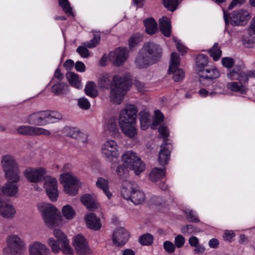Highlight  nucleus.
Returning <instances> with one entry per match:
<instances>
[{
  "label": "nucleus",
  "instance_id": "f257e3e1",
  "mask_svg": "<svg viewBox=\"0 0 255 255\" xmlns=\"http://www.w3.org/2000/svg\"><path fill=\"white\" fill-rule=\"evenodd\" d=\"M132 83L131 76L127 72L122 75H114L112 81L110 75L105 73L100 76L98 80V85L101 88L108 89L110 87V100L117 105L120 104L123 101Z\"/></svg>",
  "mask_w": 255,
  "mask_h": 255
},
{
  "label": "nucleus",
  "instance_id": "f03ea898",
  "mask_svg": "<svg viewBox=\"0 0 255 255\" xmlns=\"http://www.w3.org/2000/svg\"><path fill=\"white\" fill-rule=\"evenodd\" d=\"M162 54V50L159 45L153 42H146L138 51L134 64L139 69L146 68L158 62Z\"/></svg>",
  "mask_w": 255,
  "mask_h": 255
},
{
  "label": "nucleus",
  "instance_id": "7ed1b4c3",
  "mask_svg": "<svg viewBox=\"0 0 255 255\" xmlns=\"http://www.w3.org/2000/svg\"><path fill=\"white\" fill-rule=\"evenodd\" d=\"M137 107L133 104L126 105L119 114V124L121 130L128 137H134L137 134L135 126Z\"/></svg>",
  "mask_w": 255,
  "mask_h": 255
},
{
  "label": "nucleus",
  "instance_id": "20e7f679",
  "mask_svg": "<svg viewBox=\"0 0 255 255\" xmlns=\"http://www.w3.org/2000/svg\"><path fill=\"white\" fill-rule=\"evenodd\" d=\"M62 116L56 111H42L34 112L27 118V122L32 125L43 126L48 124L56 123L61 119Z\"/></svg>",
  "mask_w": 255,
  "mask_h": 255
},
{
  "label": "nucleus",
  "instance_id": "39448f33",
  "mask_svg": "<svg viewBox=\"0 0 255 255\" xmlns=\"http://www.w3.org/2000/svg\"><path fill=\"white\" fill-rule=\"evenodd\" d=\"M121 193L124 198L130 200L135 205L141 204L145 199L144 193L137 189L135 184L129 181L124 182Z\"/></svg>",
  "mask_w": 255,
  "mask_h": 255
},
{
  "label": "nucleus",
  "instance_id": "423d86ee",
  "mask_svg": "<svg viewBox=\"0 0 255 255\" xmlns=\"http://www.w3.org/2000/svg\"><path fill=\"white\" fill-rule=\"evenodd\" d=\"M37 208L48 227L52 228L57 225L59 213L55 207L50 203H39Z\"/></svg>",
  "mask_w": 255,
  "mask_h": 255
},
{
  "label": "nucleus",
  "instance_id": "0eeeda50",
  "mask_svg": "<svg viewBox=\"0 0 255 255\" xmlns=\"http://www.w3.org/2000/svg\"><path fill=\"white\" fill-rule=\"evenodd\" d=\"M7 246L3 249L5 255H23L26 251L24 242L17 235H10L6 238Z\"/></svg>",
  "mask_w": 255,
  "mask_h": 255
},
{
  "label": "nucleus",
  "instance_id": "6e6552de",
  "mask_svg": "<svg viewBox=\"0 0 255 255\" xmlns=\"http://www.w3.org/2000/svg\"><path fill=\"white\" fill-rule=\"evenodd\" d=\"M1 165L7 179L19 181V170L14 158L10 155L2 156Z\"/></svg>",
  "mask_w": 255,
  "mask_h": 255
},
{
  "label": "nucleus",
  "instance_id": "1a4fd4ad",
  "mask_svg": "<svg viewBox=\"0 0 255 255\" xmlns=\"http://www.w3.org/2000/svg\"><path fill=\"white\" fill-rule=\"evenodd\" d=\"M122 160L127 168L134 171L136 175H139L145 169V165L136 153L131 150L125 152L122 156Z\"/></svg>",
  "mask_w": 255,
  "mask_h": 255
},
{
  "label": "nucleus",
  "instance_id": "9d476101",
  "mask_svg": "<svg viewBox=\"0 0 255 255\" xmlns=\"http://www.w3.org/2000/svg\"><path fill=\"white\" fill-rule=\"evenodd\" d=\"M60 181L63 184L64 191L69 195L74 196L78 193L80 180L71 172L60 175Z\"/></svg>",
  "mask_w": 255,
  "mask_h": 255
},
{
  "label": "nucleus",
  "instance_id": "9b49d317",
  "mask_svg": "<svg viewBox=\"0 0 255 255\" xmlns=\"http://www.w3.org/2000/svg\"><path fill=\"white\" fill-rule=\"evenodd\" d=\"M180 65V57L176 52H173L171 54L170 64L168 70V74H173V78L174 81L178 82L183 80L185 77L183 71L179 68Z\"/></svg>",
  "mask_w": 255,
  "mask_h": 255
},
{
  "label": "nucleus",
  "instance_id": "f8f14e48",
  "mask_svg": "<svg viewBox=\"0 0 255 255\" xmlns=\"http://www.w3.org/2000/svg\"><path fill=\"white\" fill-rule=\"evenodd\" d=\"M128 55L126 47H118L109 53V59L115 66H120L127 60Z\"/></svg>",
  "mask_w": 255,
  "mask_h": 255
},
{
  "label": "nucleus",
  "instance_id": "ddd939ff",
  "mask_svg": "<svg viewBox=\"0 0 255 255\" xmlns=\"http://www.w3.org/2000/svg\"><path fill=\"white\" fill-rule=\"evenodd\" d=\"M220 72L214 66L208 67L199 73L200 83L205 86L213 83V80L220 76Z\"/></svg>",
  "mask_w": 255,
  "mask_h": 255
},
{
  "label": "nucleus",
  "instance_id": "4468645a",
  "mask_svg": "<svg viewBox=\"0 0 255 255\" xmlns=\"http://www.w3.org/2000/svg\"><path fill=\"white\" fill-rule=\"evenodd\" d=\"M18 133L29 136H49L50 135V131L42 128L33 127L31 126H21L16 128Z\"/></svg>",
  "mask_w": 255,
  "mask_h": 255
},
{
  "label": "nucleus",
  "instance_id": "2eb2a0df",
  "mask_svg": "<svg viewBox=\"0 0 255 255\" xmlns=\"http://www.w3.org/2000/svg\"><path fill=\"white\" fill-rule=\"evenodd\" d=\"M250 13L247 10L241 9L239 10L234 11L230 14V22L232 25H244L251 18Z\"/></svg>",
  "mask_w": 255,
  "mask_h": 255
},
{
  "label": "nucleus",
  "instance_id": "dca6fc26",
  "mask_svg": "<svg viewBox=\"0 0 255 255\" xmlns=\"http://www.w3.org/2000/svg\"><path fill=\"white\" fill-rule=\"evenodd\" d=\"M73 245L79 255L90 254L91 251L88 242L82 235L78 234L73 238Z\"/></svg>",
  "mask_w": 255,
  "mask_h": 255
},
{
  "label": "nucleus",
  "instance_id": "f3484780",
  "mask_svg": "<svg viewBox=\"0 0 255 255\" xmlns=\"http://www.w3.org/2000/svg\"><path fill=\"white\" fill-rule=\"evenodd\" d=\"M44 187L50 199L53 202L56 201L58 196L56 179L51 177H47L44 184Z\"/></svg>",
  "mask_w": 255,
  "mask_h": 255
},
{
  "label": "nucleus",
  "instance_id": "a211bd4d",
  "mask_svg": "<svg viewBox=\"0 0 255 255\" xmlns=\"http://www.w3.org/2000/svg\"><path fill=\"white\" fill-rule=\"evenodd\" d=\"M46 170L42 167L36 168H29L24 171L26 178L31 182H39L46 174Z\"/></svg>",
  "mask_w": 255,
  "mask_h": 255
},
{
  "label": "nucleus",
  "instance_id": "6ab92c4d",
  "mask_svg": "<svg viewBox=\"0 0 255 255\" xmlns=\"http://www.w3.org/2000/svg\"><path fill=\"white\" fill-rule=\"evenodd\" d=\"M118 147V145L115 140H108L102 145V153L108 159L111 157H117L119 155Z\"/></svg>",
  "mask_w": 255,
  "mask_h": 255
},
{
  "label": "nucleus",
  "instance_id": "aec40b11",
  "mask_svg": "<svg viewBox=\"0 0 255 255\" xmlns=\"http://www.w3.org/2000/svg\"><path fill=\"white\" fill-rule=\"evenodd\" d=\"M15 214L16 210L12 204L0 198V215L4 218L10 219L13 218Z\"/></svg>",
  "mask_w": 255,
  "mask_h": 255
},
{
  "label": "nucleus",
  "instance_id": "412c9836",
  "mask_svg": "<svg viewBox=\"0 0 255 255\" xmlns=\"http://www.w3.org/2000/svg\"><path fill=\"white\" fill-rule=\"evenodd\" d=\"M129 238L128 232L123 228L116 229L113 234V241L117 246H124Z\"/></svg>",
  "mask_w": 255,
  "mask_h": 255
},
{
  "label": "nucleus",
  "instance_id": "4be33fe9",
  "mask_svg": "<svg viewBox=\"0 0 255 255\" xmlns=\"http://www.w3.org/2000/svg\"><path fill=\"white\" fill-rule=\"evenodd\" d=\"M85 220L87 227L92 230L98 231L102 227L100 219L94 213L87 214L85 217Z\"/></svg>",
  "mask_w": 255,
  "mask_h": 255
},
{
  "label": "nucleus",
  "instance_id": "5701e85b",
  "mask_svg": "<svg viewBox=\"0 0 255 255\" xmlns=\"http://www.w3.org/2000/svg\"><path fill=\"white\" fill-rule=\"evenodd\" d=\"M29 255H49L50 251L47 247L38 242H35L29 246Z\"/></svg>",
  "mask_w": 255,
  "mask_h": 255
},
{
  "label": "nucleus",
  "instance_id": "b1692460",
  "mask_svg": "<svg viewBox=\"0 0 255 255\" xmlns=\"http://www.w3.org/2000/svg\"><path fill=\"white\" fill-rule=\"evenodd\" d=\"M8 181L2 187L1 191L3 194L9 196L14 197L18 192V186L17 183L19 181H15L12 179H7Z\"/></svg>",
  "mask_w": 255,
  "mask_h": 255
},
{
  "label": "nucleus",
  "instance_id": "393cba45",
  "mask_svg": "<svg viewBox=\"0 0 255 255\" xmlns=\"http://www.w3.org/2000/svg\"><path fill=\"white\" fill-rule=\"evenodd\" d=\"M64 132L66 136L73 138L77 139L81 142L86 143L87 135L81 132L77 128L72 127H65Z\"/></svg>",
  "mask_w": 255,
  "mask_h": 255
},
{
  "label": "nucleus",
  "instance_id": "a878e982",
  "mask_svg": "<svg viewBox=\"0 0 255 255\" xmlns=\"http://www.w3.org/2000/svg\"><path fill=\"white\" fill-rule=\"evenodd\" d=\"M171 145L167 143L161 146V149L159 153L158 162L160 165L166 164L170 159Z\"/></svg>",
  "mask_w": 255,
  "mask_h": 255
},
{
  "label": "nucleus",
  "instance_id": "bb28decb",
  "mask_svg": "<svg viewBox=\"0 0 255 255\" xmlns=\"http://www.w3.org/2000/svg\"><path fill=\"white\" fill-rule=\"evenodd\" d=\"M82 203L89 210H94L99 207L95 197L90 194H85L80 198Z\"/></svg>",
  "mask_w": 255,
  "mask_h": 255
},
{
  "label": "nucleus",
  "instance_id": "cd10ccee",
  "mask_svg": "<svg viewBox=\"0 0 255 255\" xmlns=\"http://www.w3.org/2000/svg\"><path fill=\"white\" fill-rule=\"evenodd\" d=\"M159 28L161 32L165 36L169 37L171 34V21L166 16H163L159 20Z\"/></svg>",
  "mask_w": 255,
  "mask_h": 255
},
{
  "label": "nucleus",
  "instance_id": "c85d7f7f",
  "mask_svg": "<svg viewBox=\"0 0 255 255\" xmlns=\"http://www.w3.org/2000/svg\"><path fill=\"white\" fill-rule=\"evenodd\" d=\"M53 83L54 84L51 88V91L55 95L60 96L66 93L68 87L66 84L58 81Z\"/></svg>",
  "mask_w": 255,
  "mask_h": 255
},
{
  "label": "nucleus",
  "instance_id": "c756f323",
  "mask_svg": "<svg viewBox=\"0 0 255 255\" xmlns=\"http://www.w3.org/2000/svg\"><path fill=\"white\" fill-rule=\"evenodd\" d=\"M96 186L101 189L103 192L106 195L109 199H110L112 196V194L109 190V181L108 180L99 177L96 181Z\"/></svg>",
  "mask_w": 255,
  "mask_h": 255
},
{
  "label": "nucleus",
  "instance_id": "7c9ffc66",
  "mask_svg": "<svg viewBox=\"0 0 255 255\" xmlns=\"http://www.w3.org/2000/svg\"><path fill=\"white\" fill-rule=\"evenodd\" d=\"M165 175V169L155 167L149 174V178L152 182H156Z\"/></svg>",
  "mask_w": 255,
  "mask_h": 255
},
{
  "label": "nucleus",
  "instance_id": "2f4dec72",
  "mask_svg": "<svg viewBox=\"0 0 255 255\" xmlns=\"http://www.w3.org/2000/svg\"><path fill=\"white\" fill-rule=\"evenodd\" d=\"M144 24L146 32L152 35L157 31V24L153 18H149L144 20Z\"/></svg>",
  "mask_w": 255,
  "mask_h": 255
},
{
  "label": "nucleus",
  "instance_id": "473e14b6",
  "mask_svg": "<svg viewBox=\"0 0 255 255\" xmlns=\"http://www.w3.org/2000/svg\"><path fill=\"white\" fill-rule=\"evenodd\" d=\"M66 77L70 84L77 89L82 88L81 81L78 75L73 72H68L66 74Z\"/></svg>",
  "mask_w": 255,
  "mask_h": 255
},
{
  "label": "nucleus",
  "instance_id": "72a5a7b5",
  "mask_svg": "<svg viewBox=\"0 0 255 255\" xmlns=\"http://www.w3.org/2000/svg\"><path fill=\"white\" fill-rule=\"evenodd\" d=\"M107 128L111 135L114 136L119 135V130L116 118H112L109 120L107 125Z\"/></svg>",
  "mask_w": 255,
  "mask_h": 255
},
{
  "label": "nucleus",
  "instance_id": "f704fd0d",
  "mask_svg": "<svg viewBox=\"0 0 255 255\" xmlns=\"http://www.w3.org/2000/svg\"><path fill=\"white\" fill-rule=\"evenodd\" d=\"M208 63V57L204 54L199 55L196 58V65L199 73L205 69Z\"/></svg>",
  "mask_w": 255,
  "mask_h": 255
},
{
  "label": "nucleus",
  "instance_id": "c9c22d12",
  "mask_svg": "<svg viewBox=\"0 0 255 255\" xmlns=\"http://www.w3.org/2000/svg\"><path fill=\"white\" fill-rule=\"evenodd\" d=\"M227 88L234 92H240L241 93H245L247 88L245 85L240 82H233L227 84Z\"/></svg>",
  "mask_w": 255,
  "mask_h": 255
},
{
  "label": "nucleus",
  "instance_id": "e433bc0d",
  "mask_svg": "<svg viewBox=\"0 0 255 255\" xmlns=\"http://www.w3.org/2000/svg\"><path fill=\"white\" fill-rule=\"evenodd\" d=\"M85 91L88 96L92 98L97 97L98 94L96 84L93 82L87 83L85 88Z\"/></svg>",
  "mask_w": 255,
  "mask_h": 255
},
{
  "label": "nucleus",
  "instance_id": "4c0bfd02",
  "mask_svg": "<svg viewBox=\"0 0 255 255\" xmlns=\"http://www.w3.org/2000/svg\"><path fill=\"white\" fill-rule=\"evenodd\" d=\"M63 217L68 220L73 219L76 216V212L73 208L70 205L64 206L62 210Z\"/></svg>",
  "mask_w": 255,
  "mask_h": 255
},
{
  "label": "nucleus",
  "instance_id": "58836bf2",
  "mask_svg": "<svg viewBox=\"0 0 255 255\" xmlns=\"http://www.w3.org/2000/svg\"><path fill=\"white\" fill-rule=\"evenodd\" d=\"M94 37L90 41L84 43V45L89 48L96 47L100 42L101 36L99 32H95L93 34Z\"/></svg>",
  "mask_w": 255,
  "mask_h": 255
},
{
  "label": "nucleus",
  "instance_id": "ea45409f",
  "mask_svg": "<svg viewBox=\"0 0 255 255\" xmlns=\"http://www.w3.org/2000/svg\"><path fill=\"white\" fill-rule=\"evenodd\" d=\"M128 169L125 164L119 165L116 168V173L119 178H125L128 175Z\"/></svg>",
  "mask_w": 255,
  "mask_h": 255
},
{
  "label": "nucleus",
  "instance_id": "a19ab883",
  "mask_svg": "<svg viewBox=\"0 0 255 255\" xmlns=\"http://www.w3.org/2000/svg\"><path fill=\"white\" fill-rule=\"evenodd\" d=\"M241 67L239 65H236L234 68L227 73V77L231 80L238 79L240 77L241 72Z\"/></svg>",
  "mask_w": 255,
  "mask_h": 255
},
{
  "label": "nucleus",
  "instance_id": "79ce46f5",
  "mask_svg": "<svg viewBox=\"0 0 255 255\" xmlns=\"http://www.w3.org/2000/svg\"><path fill=\"white\" fill-rule=\"evenodd\" d=\"M252 35L249 33L248 35L243 36L242 39V42L246 47L251 48L255 45V38L252 37Z\"/></svg>",
  "mask_w": 255,
  "mask_h": 255
},
{
  "label": "nucleus",
  "instance_id": "37998d69",
  "mask_svg": "<svg viewBox=\"0 0 255 255\" xmlns=\"http://www.w3.org/2000/svg\"><path fill=\"white\" fill-rule=\"evenodd\" d=\"M139 120L141 128L143 130L147 129L149 122L148 113L146 112H141L139 113Z\"/></svg>",
  "mask_w": 255,
  "mask_h": 255
},
{
  "label": "nucleus",
  "instance_id": "c03bdc74",
  "mask_svg": "<svg viewBox=\"0 0 255 255\" xmlns=\"http://www.w3.org/2000/svg\"><path fill=\"white\" fill-rule=\"evenodd\" d=\"M153 237L150 234H145L139 238V242L142 245L148 246L150 245L153 241Z\"/></svg>",
  "mask_w": 255,
  "mask_h": 255
},
{
  "label": "nucleus",
  "instance_id": "a18cd8bd",
  "mask_svg": "<svg viewBox=\"0 0 255 255\" xmlns=\"http://www.w3.org/2000/svg\"><path fill=\"white\" fill-rule=\"evenodd\" d=\"M210 56L213 57L215 61L218 60L222 55V51L218 46V43H215L213 47L210 49Z\"/></svg>",
  "mask_w": 255,
  "mask_h": 255
},
{
  "label": "nucleus",
  "instance_id": "49530a36",
  "mask_svg": "<svg viewBox=\"0 0 255 255\" xmlns=\"http://www.w3.org/2000/svg\"><path fill=\"white\" fill-rule=\"evenodd\" d=\"M48 244L51 247L53 252L57 253L61 249V243L55 240L53 238H50L48 241Z\"/></svg>",
  "mask_w": 255,
  "mask_h": 255
},
{
  "label": "nucleus",
  "instance_id": "de8ad7c7",
  "mask_svg": "<svg viewBox=\"0 0 255 255\" xmlns=\"http://www.w3.org/2000/svg\"><path fill=\"white\" fill-rule=\"evenodd\" d=\"M59 4L62 7L65 13L69 15H72V8L68 0H58Z\"/></svg>",
  "mask_w": 255,
  "mask_h": 255
},
{
  "label": "nucleus",
  "instance_id": "09e8293b",
  "mask_svg": "<svg viewBox=\"0 0 255 255\" xmlns=\"http://www.w3.org/2000/svg\"><path fill=\"white\" fill-rule=\"evenodd\" d=\"M141 37L139 34L132 35L128 39V46L130 49H132L137 45L141 41Z\"/></svg>",
  "mask_w": 255,
  "mask_h": 255
},
{
  "label": "nucleus",
  "instance_id": "8fccbe9b",
  "mask_svg": "<svg viewBox=\"0 0 255 255\" xmlns=\"http://www.w3.org/2000/svg\"><path fill=\"white\" fill-rule=\"evenodd\" d=\"M163 115L159 110L155 111V117L151 125L152 128H156V127L163 121Z\"/></svg>",
  "mask_w": 255,
  "mask_h": 255
},
{
  "label": "nucleus",
  "instance_id": "3c124183",
  "mask_svg": "<svg viewBox=\"0 0 255 255\" xmlns=\"http://www.w3.org/2000/svg\"><path fill=\"white\" fill-rule=\"evenodd\" d=\"M62 252L66 255H72L73 254V250L69 245V240L63 241L61 243V249Z\"/></svg>",
  "mask_w": 255,
  "mask_h": 255
},
{
  "label": "nucleus",
  "instance_id": "603ef678",
  "mask_svg": "<svg viewBox=\"0 0 255 255\" xmlns=\"http://www.w3.org/2000/svg\"><path fill=\"white\" fill-rule=\"evenodd\" d=\"M164 6L171 11H174L178 4V0H163Z\"/></svg>",
  "mask_w": 255,
  "mask_h": 255
},
{
  "label": "nucleus",
  "instance_id": "864d4df0",
  "mask_svg": "<svg viewBox=\"0 0 255 255\" xmlns=\"http://www.w3.org/2000/svg\"><path fill=\"white\" fill-rule=\"evenodd\" d=\"M182 232L184 234H193L199 232V229L192 225H187L182 227Z\"/></svg>",
  "mask_w": 255,
  "mask_h": 255
},
{
  "label": "nucleus",
  "instance_id": "5fc2aeb1",
  "mask_svg": "<svg viewBox=\"0 0 255 255\" xmlns=\"http://www.w3.org/2000/svg\"><path fill=\"white\" fill-rule=\"evenodd\" d=\"M53 235L56 238L58 242H60L61 243L68 240L63 232L59 229L53 231Z\"/></svg>",
  "mask_w": 255,
  "mask_h": 255
},
{
  "label": "nucleus",
  "instance_id": "6e6d98bb",
  "mask_svg": "<svg viewBox=\"0 0 255 255\" xmlns=\"http://www.w3.org/2000/svg\"><path fill=\"white\" fill-rule=\"evenodd\" d=\"M78 104L79 107L83 110H88L91 106L89 101L84 97L79 99Z\"/></svg>",
  "mask_w": 255,
  "mask_h": 255
},
{
  "label": "nucleus",
  "instance_id": "4d7b16f0",
  "mask_svg": "<svg viewBox=\"0 0 255 255\" xmlns=\"http://www.w3.org/2000/svg\"><path fill=\"white\" fill-rule=\"evenodd\" d=\"M185 242L184 237L181 235H178L175 237L174 239V245L177 248H181L183 247Z\"/></svg>",
  "mask_w": 255,
  "mask_h": 255
},
{
  "label": "nucleus",
  "instance_id": "13d9d810",
  "mask_svg": "<svg viewBox=\"0 0 255 255\" xmlns=\"http://www.w3.org/2000/svg\"><path fill=\"white\" fill-rule=\"evenodd\" d=\"M222 65L227 68H232L235 63L234 60L231 57H224L221 60Z\"/></svg>",
  "mask_w": 255,
  "mask_h": 255
},
{
  "label": "nucleus",
  "instance_id": "bf43d9fd",
  "mask_svg": "<svg viewBox=\"0 0 255 255\" xmlns=\"http://www.w3.org/2000/svg\"><path fill=\"white\" fill-rule=\"evenodd\" d=\"M163 246L164 250L168 253H173L176 248L174 244L170 241L164 242Z\"/></svg>",
  "mask_w": 255,
  "mask_h": 255
},
{
  "label": "nucleus",
  "instance_id": "052dcab7",
  "mask_svg": "<svg viewBox=\"0 0 255 255\" xmlns=\"http://www.w3.org/2000/svg\"><path fill=\"white\" fill-rule=\"evenodd\" d=\"M64 78V76L62 73L60 71L59 69H56L54 72L53 78H52L50 83L56 82H61V81Z\"/></svg>",
  "mask_w": 255,
  "mask_h": 255
},
{
  "label": "nucleus",
  "instance_id": "680f3d73",
  "mask_svg": "<svg viewBox=\"0 0 255 255\" xmlns=\"http://www.w3.org/2000/svg\"><path fill=\"white\" fill-rule=\"evenodd\" d=\"M77 52L84 58H87L89 56V51L84 46H79L77 49Z\"/></svg>",
  "mask_w": 255,
  "mask_h": 255
},
{
  "label": "nucleus",
  "instance_id": "e2e57ef3",
  "mask_svg": "<svg viewBox=\"0 0 255 255\" xmlns=\"http://www.w3.org/2000/svg\"><path fill=\"white\" fill-rule=\"evenodd\" d=\"M187 218L188 220L191 222H199V220L196 216L195 212L193 211V210H190L189 211L188 215H187Z\"/></svg>",
  "mask_w": 255,
  "mask_h": 255
},
{
  "label": "nucleus",
  "instance_id": "0e129e2a",
  "mask_svg": "<svg viewBox=\"0 0 255 255\" xmlns=\"http://www.w3.org/2000/svg\"><path fill=\"white\" fill-rule=\"evenodd\" d=\"M235 234L232 231H226L223 235V238L225 241L231 242L232 239L235 237Z\"/></svg>",
  "mask_w": 255,
  "mask_h": 255
},
{
  "label": "nucleus",
  "instance_id": "69168bd1",
  "mask_svg": "<svg viewBox=\"0 0 255 255\" xmlns=\"http://www.w3.org/2000/svg\"><path fill=\"white\" fill-rule=\"evenodd\" d=\"M248 31L250 35H255V16L252 19Z\"/></svg>",
  "mask_w": 255,
  "mask_h": 255
},
{
  "label": "nucleus",
  "instance_id": "338daca9",
  "mask_svg": "<svg viewBox=\"0 0 255 255\" xmlns=\"http://www.w3.org/2000/svg\"><path fill=\"white\" fill-rule=\"evenodd\" d=\"M248 78L247 72L241 71L240 74V77H239L238 79L240 80L241 83L243 84L242 82H243V84L245 85L246 83H248Z\"/></svg>",
  "mask_w": 255,
  "mask_h": 255
},
{
  "label": "nucleus",
  "instance_id": "774afa93",
  "mask_svg": "<svg viewBox=\"0 0 255 255\" xmlns=\"http://www.w3.org/2000/svg\"><path fill=\"white\" fill-rule=\"evenodd\" d=\"M158 131L159 132V133L162 135L165 138H166L168 135H169V133H168V131L167 130V127L164 126V125H161L159 128H158Z\"/></svg>",
  "mask_w": 255,
  "mask_h": 255
}]
</instances>
